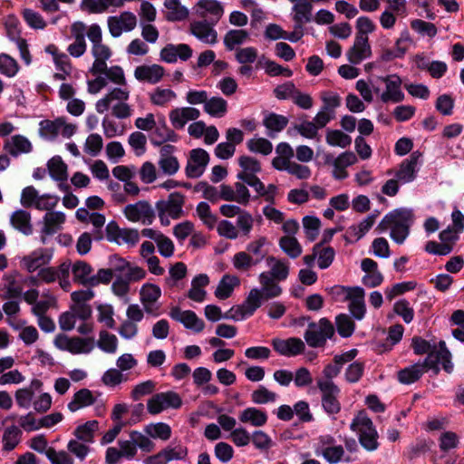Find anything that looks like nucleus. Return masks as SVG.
Here are the masks:
<instances>
[{
	"mask_svg": "<svg viewBox=\"0 0 464 464\" xmlns=\"http://www.w3.org/2000/svg\"><path fill=\"white\" fill-rule=\"evenodd\" d=\"M440 347L439 351L430 353L422 362H418L399 371L398 381L402 384H411L417 382L427 370H434L438 372L440 365L445 372L450 373L453 371L451 353L444 341L440 342Z\"/></svg>",
	"mask_w": 464,
	"mask_h": 464,
	"instance_id": "1",
	"label": "nucleus"
},
{
	"mask_svg": "<svg viewBox=\"0 0 464 464\" xmlns=\"http://www.w3.org/2000/svg\"><path fill=\"white\" fill-rule=\"evenodd\" d=\"M414 215L411 209L406 208H396L386 214L376 227L379 234L390 231L391 238L399 245L405 242L413 225Z\"/></svg>",
	"mask_w": 464,
	"mask_h": 464,
	"instance_id": "2",
	"label": "nucleus"
},
{
	"mask_svg": "<svg viewBox=\"0 0 464 464\" xmlns=\"http://www.w3.org/2000/svg\"><path fill=\"white\" fill-rule=\"evenodd\" d=\"M351 430L358 435L361 445L367 450L378 448V432L365 411H359L350 424Z\"/></svg>",
	"mask_w": 464,
	"mask_h": 464,
	"instance_id": "3",
	"label": "nucleus"
},
{
	"mask_svg": "<svg viewBox=\"0 0 464 464\" xmlns=\"http://www.w3.org/2000/svg\"><path fill=\"white\" fill-rule=\"evenodd\" d=\"M182 405L180 396L172 391L154 394L147 402L148 411L156 415L166 409H179Z\"/></svg>",
	"mask_w": 464,
	"mask_h": 464,
	"instance_id": "4",
	"label": "nucleus"
},
{
	"mask_svg": "<svg viewBox=\"0 0 464 464\" xmlns=\"http://www.w3.org/2000/svg\"><path fill=\"white\" fill-rule=\"evenodd\" d=\"M340 389L332 381L321 382V405L329 416H334L341 410Z\"/></svg>",
	"mask_w": 464,
	"mask_h": 464,
	"instance_id": "5",
	"label": "nucleus"
},
{
	"mask_svg": "<svg viewBox=\"0 0 464 464\" xmlns=\"http://www.w3.org/2000/svg\"><path fill=\"white\" fill-rule=\"evenodd\" d=\"M209 160V154L204 149L198 148L191 150L185 168L186 176L189 179L201 177L205 172Z\"/></svg>",
	"mask_w": 464,
	"mask_h": 464,
	"instance_id": "6",
	"label": "nucleus"
},
{
	"mask_svg": "<svg viewBox=\"0 0 464 464\" xmlns=\"http://www.w3.org/2000/svg\"><path fill=\"white\" fill-rule=\"evenodd\" d=\"M382 82L385 85V90L381 94L382 103H399L404 98V92L401 90V79L397 74L381 76Z\"/></svg>",
	"mask_w": 464,
	"mask_h": 464,
	"instance_id": "7",
	"label": "nucleus"
},
{
	"mask_svg": "<svg viewBox=\"0 0 464 464\" xmlns=\"http://www.w3.org/2000/svg\"><path fill=\"white\" fill-rule=\"evenodd\" d=\"M124 215L130 221H140L144 225L152 224L155 218V212L151 205L146 200L127 205L124 208Z\"/></svg>",
	"mask_w": 464,
	"mask_h": 464,
	"instance_id": "8",
	"label": "nucleus"
},
{
	"mask_svg": "<svg viewBox=\"0 0 464 464\" xmlns=\"http://www.w3.org/2000/svg\"><path fill=\"white\" fill-rule=\"evenodd\" d=\"M107 23L111 35L117 38L122 32H130L137 26V17L131 12L124 11L120 15L109 16Z\"/></svg>",
	"mask_w": 464,
	"mask_h": 464,
	"instance_id": "9",
	"label": "nucleus"
},
{
	"mask_svg": "<svg viewBox=\"0 0 464 464\" xmlns=\"http://www.w3.org/2000/svg\"><path fill=\"white\" fill-rule=\"evenodd\" d=\"M184 202L185 198L181 193H170L167 200H159L156 203L158 216L167 214L173 219L179 218L182 215V207Z\"/></svg>",
	"mask_w": 464,
	"mask_h": 464,
	"instance_id": "10",
	"label": "nucleus"
},
{
	"mask_svg": "<svg viewBox=\"0 0 464 464\" xmlns=\"http://www.w3.org/2000/svg\"><path fill=\"white\" fill-rule=\"evenodd\" d=\"M420 156L421 154L419 151H414L400 164L395 173V178L400 183L407 184L416 179Z\"/></svg>",
	"mask_w": 464,
	"mask_h": 464,
	"instance_id": "11",
	"label": "nucleus"
},
{
	"mask_svg": "<svg viewBox=\"0 0 464 464\" xmlns=\"http://www.w3.org/2000/svg\"><path fill=\"white\" fill-rule=\"evenodd\" d=\"M217 24L207 19L194 21L190 23L189 30L199 41L208 44H215L218 42V33L214 29Z\"/></svg>",
	"mask_w": 464,
	"mask_h": 464,
	"instance_id": "12",
	"label": "nucleus"
},
{
	"mask_svg": "<svg viewBox=\"0 0 464 464\" xmlns=\"http://www.w3.org/2000/svg\"><path fill=\"white\" fill-rule=\"evenodd\" d=\"M274 350L280 355L285 357H294L304 353V343L297 337L287 339L275 338L272 340Z\"/></svg>",
	"mask_w": 464,
	"mask_h": 464,
	"instance_id": "13",
	"label": "nucleus"
},
{
	"mask_svg": "<svg viewBox=\"0 0 464 464\" xmlns=\"http://www.w3.org/2000/svg\"><path fill=\"white\" fill-rule=\"evenodd\" d=\"M171 319L181 323L187 329L200 333L205 328V323L191 310L181 311L178 306L172 307L169 312Z\"/></svg>",
	"mask_w": 464,
	"mask_h": 464,
	"instance_id": "14",
	"label": "nucleus"
},
{
	"mask_svg": "<svg viewBox=\"0 0 464 464\" xmlns=\"http://www.w3.org/2000/svg\"><path fill=\"white\" fill-rule=\"evenodd\" d=\"M333 162V175L336 179H344L348 177L346 168L357 162V156L352 151H344L336 158H331L329 155L325 156V162Z\"/></svg>",
	"mask_w": 464,
	"mask_h": 464,
	"instance_id": "15",
	"label": "nucleus"
},
{
	"mask_svg": "<svg viewBox=\"0 0 464 464\" xmlns=\"http://www.w3.org/2000/svg\"><path fill=\"white\" fill-rule=\"evenodd\" d=\"M347 61L352 64H360L372 56V47L369 39L356 37L353 46L348 50Z\"/></svg>",
	"mask_w": 464,
	"mask_h": 464,
	"instance_id": "16",
	"label": "nucleus"
},
{
	"mask_svg": "<svg viewBox=\"0 0 464 464\" xmlns=\"http://www.w3.org/2000/svg\"><path fill=\"white\" fill-rule=\"evenodd\" d=\"M196 13L204 19L209 15V21L218 23L223 16L224 8L217 0H198L196 5Z\"/></svg>",
	"mask_w": 464,
	"mask_h": 464,
	"instance_id": "17",
	"label": "nucleus"
},
{
	"mask_svg": "<svg viewBox=\"0 0 464 464\" xmlns=\"http://www.w3.org/2000/svg\"><path fill=\"white\" fill-rule=\"evenodd\" d=\"M140 302L144 306V310L147 314L159 315L157 312L158 308L154 309L153 304L156 303L161 295V290L159 285L154 284H145L142 285L140 291Z\"/></svg>",
	"mask_w": 464,
	"mask_h": 464,
	"instance_id": "18",
	"label": "nucleus"
},
{
	"mask_svg": "<svg viewBox=\"0 0 464 464\" xmlns=\"http://www.w3.org/2000/svg\"><path fill=\"white\" fill-rule=\"evenodd\" d=\"M357 353L358 351L356 349H351L343 353L336 354L334 357L333 362L324 366V376L327 381H332L333 378L336 377L340 373L344 363L353 360Z\"/></svg>",
	"mask_w": 464,
	"mask_h": 464,
	"instance_id": "19",
	"label": "nucleus"
},
{
	"mask_svg": "<svg viewBox=\"0 0 464 464\" xmlns=\"http://www.w3.org/2000/svg\"><path fill=\"white\" fill-rule=\"evenodd\" d=\"M178 140V134L168 127L164 116L159 118L150 138L151 143L155 146H160L167 141L176 142Z\"/></svg>",
	"mask_w": 464,
	"mask_h": 464,
	"instance_id": "20",
	"label": "nucleus"
},
{
	"mask_svg": "<svg viewBox=\"0 0 464 464\" xmlns=\"http://www.w3.org/2000/svg\"><path fill=\"white\" fill-rule=\"evenodd\" d=\"M52 254L48 249L39 248L33 251L30 255L25 256L22 259V265L30 273L48 265L51 261Z\"/></svg>",
	"mask_w": 464,
	"mask_h": 464,
	"instance_id": "21",
	"label": "nucleus"
},
{
	"mask_svg": "<svg viewBox=\"0 0 464 464\" xmlns=\"http://www.w3.org/2000/svg\"><path fill=\"white\" fill-rule=\"evenodd\" d=\"M199 115V111L193 107L176 108L170 111L169 121L175 129L180 130L188 121H195Z\"/></svg>",
	"mask_w": 464,
	"mask_h": 464,
	"instance_id": "22",
	"label": "nucleus"
},
{
	"mask_svg": "<svg viewBox=\"0 0 464 464\" xmlns=\"http://www.w3.org/2000/svg\"><path fill=\"white\" fill-rule=\"evenodd\" d=\"M165 70L161 65H140L135 68L134 76L140 82H146L151 84L160 82Z\"/></svg>",
	"mask_w": 464,
	"mask_h": 464,
	"instance_id": "23",
	"label": "nucleus"
},
{
	"mask_svg": "<svg viewBox=\"0 0 464 464\" xmlns=\"http://www.w3.org/2000/svg\"><path fill=\"white\" fill-rule=\"evenodd\" d=\"M321 128L335 117V110L340 106V97L337 93L328 92L321 97Z\"/></svg>",
	"mask_w": 464,
	"mask_h": 464,
	"instance_id": "24",
	"label": "nucleus"
},
{
	"mask_svg": "<svg viewBox=\"0 0 464 464\" xmlns=\"http://www.w3.org/2000/svg\"><path fill=\"white\" fill-rule=\"evenodd\" d=\"M319 0H298L292 7L293 20L295 24L304 26L313 19L312 2Z\"/></svg>",
	"mask_w": 464,
	"mask_h": 464,
	"instance_id": "25",
	"label": "nucleus"
},
{
	"mask_svg": "<svg viewBox=\"0 0 464 464\" xmlns=\"http://www.w3.org/2000/svg\"><path fill=\"white\" fill-rule=\"evenodd\" d=\"M10 223L14 229L18 230L24 236H30L33 234L34 228L31 214L26 210H15L10 217Z\"/></svg>",
	"mask_w": 464,
	"mask_h": 464,
	"instance_id": "26",
	"label": "nucleus"
},
{
	"mask_svg": "<svg viewBox=\"0 0 464 464\" xmlns=\"http://www.w3.org/2000/svg\"><path fill=\"white\" fill-rule=\"evenodd\" d=\"M65 221V215L61 211L47 212L44 217L41 241L45 244V236L54 234Z\"/></svg>",
	"mask_w": 464,
	"mask_h": 464,
	"instance_id": "27",
	"label": "nucleus"
},
{
	"mask_svg": "<svg viewBox=\"0 0 464 464\" xmlns=\"http://www.w3.org/2000/svg\"><path fill=\"white\" fill-rule=\"evenodd\" d=\"M347 300H349V311L353 317L359 321L362 320L366 312L364 290L362 287L356 286Z\"/></svg>",
	"mask_w": 464,
	"mask_h": 464,
	"instance_id": "28",
	"label": "nucleus"
},
{
	"mask_svg": "<svg viewBox=\"0 0 464 464\" xmlns=\"http://www.w3.org/2000/svg\"><path fill=\"white\" fill-rule=\"evenodd\" d=\"M42 386V381L39 379H34L31 382L29 387L18 389L14 394L17 405L21 408L28 409L31 405L35 392L41 391Z\"/></svg>",
	"mask_w": 464,
	"mask_h": 464,
	"instance_id": "29",
	"label": "nucleus"
},
{
	"mask_svg": "<svg viewBox=\"0 0 464 464\" xmlns=\"http://www.w3.org/2000/svg\"><path fill=\"white\" fill-rule=\"evenodd\" d=\"M4 149L12 156L17 157L22 153H29L33 147L27 138L23 135H14L7 140Z\"/></svg>",
	"mask_w": 464,
	"mask_h": 464,
	"instance_id": "30",
	"label": "nucleus"
},
{
	"mask_svg": "<svg viewBox=\"0 0 464 464\" xmlns=\"http://www.w3.org/2000/svg\"><path fill=\"white\" fill-rule=\"evenodd\" d=\"M377 217V212L372 213L363 218L360 223L351 226L347 230V234L351 239L353 241H358L363 237L374 225Z\"/></svg>",
	"mask_w": 464,
	"mask_h": 464,
	"instance_id": "31",
	"label": "nucleus"
},
{
	"mask_svg": "<svg viewBox=\"0 0 464 464\" xmlns=\"http://www.w3.org/2000/svg\"><path fill=\"white\" fill-rule=\"evenodd\" d=\"M96 398L92 392L89 389L82 388L74 393L72 400L68 403V409L72 412H75L82 408L94 404Z\"/></svg>",
	"mask_w": 464,
	"mask_h": 464,
	"instance_id": "32",
	"label": "nucleus"
},
{
	"mask_svg": "<svg viewBox=\"0 0 464 464\" xmlns=\"http://www.w3.org/2000/svg\"><path fill=\"white\" fill-rule=\"evenodd\" d=\"M240 280L236 276L224 275L219 281L215 295L220 300L228 298L236 286L239 285Z\"/></svg>",
	"mask_w": 464,
	"mask_h": 464,
	"instance_id": "33",
	"label": "nucleus"
},
{
	"mask_svg": "<svg viewBox=\"0 0 464 464\" xmlns=\"http://www.w3.org/2000/svg\"><path fill=\"white\" fill-rule=\"evenodd\" d=\"M259 282L262 285V288L259 290L263 293L264 299L268 300L281 295L282 288L267 272H263L259 275Z\"/></svg>",
	"mask_w": 464,
	"mask_h": 464,
	"instance_id": "34",
	"label": "nucleus"
},
{
	"mask_svg": "<svg viewBox=\"0 0 464 464\" xmlns=\"http://www.w3.org/2000/svg\"><path fill=\"white\" fill-rule=\"evenodd\" d=\"M288 124V119L285 116L275 112L268 113L263 120V125L269 130L267 135L275 138L274 132L282 131Z\"/></svg>",
	"mask_w": 464,
	"mask_h": 464,
	"instance_id": "35",
	"label": "nucleus"
},
{
	"mask_svg": "<svg viewBox=\"0 0 464 464\" xmlns=\"http://www.w3.org/2000/svg\"><path fill=\"white\" fill-rule=\"evenodd\" d=\"M239 420L243 423L249 422L255 427H261L266 423L267 415L264 411L249 407L240 413Z\"/></svg>",
	"mask_w": 464,
	"mask_h": 464,
	"instance_id": "36",
	"label": "nucleus"
},
{
	"mask_svg": "<svg viewBox=\"0 0 464 464\" xmlns=\"http://www.w3.org/2000/svg\"><path fill=\"white\" fill-rule=\"evenodd\" d=\"M74 282L90 286V277L92 272V267L85 261H76L72 267Z\"/></svg>",
	"mask_w": 464,
	"mask_h": 464,
	"instance_id": "37",
	"label": "nucleus"
},
{
	"mask_svg": "<svg viewBox=\"0 0 464 464\" xmlns=\"http://www.w3.org/2000/svg\"><path fill=\"white\" fill-rule=\"evenodd\" d=\"M64 124V118L60 117L55 119L54 121L51 120H44L39 123L40 129L39 133L42 137L48 140H54L59 131L61 130L62 126Z\"/></svg>",
	"mask_w": 464,
	"mask_h": 464,
	"instance_id": "38",
	"label": "nucleus"
},
{
	"mask_svg": "<svg viewBox=\"0 0 464 464\" xmlns=\"http://www.w3.org/2000/svg\"><path fill=\"white\" fill-rule=\"evenodd\" d=\"M48 171L53 179L56 181H66L68 178L67 165L61 157H53L47 163Z\"/></svg>",
	"mask_w": 464,
	"mask_h": 464,
	"instance_id": "39",
	"label": "nucleus"
},
{
	"mask_svg": "<svg viewBox=\"0 0 464 464\" xmlns=\"http://www.w3.org/2000/svg\"><path fill=\"white\" fill-rule=\"evenodd\" d=\"M164 6L168 9L166 18L169 21H182L188 15V9L180 5L179 0H165Z\"/></svg>",
	"mask_w": 464,
	"mask_h": 464,
	"instance_id": "40",
	"label": "nucleus"
},
{
	"mask_svg": "<svg viewBox=\"0 0 464 464\" xmlns=\"http://www.w3.org/2000/svg\"><path fill=\"white\" fill-rule=\"evenodd\" d=\"M321 455L330 464H336L342 460L353 461V459L344 455L343 448L341 445L327 446L321 449Z\"/></svg>",
	"mask_w": 464,
	"mask_h": 464,
	"instance_id": "41",
	"label": "nucleus"
},
{
	"mask_svg": "<svg viewBox=\"0 0 464 464\" xmlns=\"http://www.w3.org/2000/svg\"><path fill=\"white\" fill-rule=\"evenodd\" d=\"M204 111L212 117L221 118L227 111V102L222 97L208 98Z\"/></svg>",
	"mask_w": 464,
	"mask_h": 464,
	"instance_id": "42",
	"label": "nucleus"
},
{
	"mask_svg": "<svg viewBox=\"0 0 464 464\" xmlns=\"http://www.w3.org/2000/svg\"><path fill=\"white\" fill-rule=\"evenodd\" d=\"M263 299V293L257 288H253L240 305L249 317L262 305Z\"/></svg>",
	"mask_w": 464,
	"mask_h": 464,
	"instance_id": "43",
	"label": "nucleus"
},
{
	"mask_svg": "<svg viewBox=\"0 0 464 464\" xmlns=\"http://www.w3.org/2000/svg\"><path fill=\"white\" fill-rule=\"evenodd\" d=\"M248 37L249 34L246 30L231 29L224 36V45L227 51H232L244 44Z\"/></svg>",
	"mask_w": 464,
	"mask_h": 464,
	"instance_id": "44",
	"label": "nucleus"
},
{
	"mask_svg": "<svg viewBox=\"0 0 464 464\" xmlns=\"http://www.w3.org/2000/svg\"><path fill=\"white\" fill-rule=\"evenodd\" d=\"M325 140L328 145L342 149H345L352 143V138L340 130L328 129L325 134Z\"/></svg>",
	"mask_w": 464,
	"mask_h": 464,
	"instance_id": "45",
	"label": "nucleus"
},
{
	"mask_svg": "<svg viewBox=\"0 0 464 464\" xmlns=\"http://www.w3.org/2000/svg\"><path fill=\"white\" fill-rule=\"evenodd\" d=\"M266 262L271 266V271L269 276L277 281H284L287 278L289 274V268L286 263L276 259L274 256H268Z\"/></svg>",
	"mask_w": 464,
	"mask_h": 464,
	"instance_id": "46",
	"label": "nucleus"
},
{
	"mask_svg": "<svg viewBox=\"0 0 464 464\" xmlns=\"http://www.w3.org/2000/svg\"><path fill=\"white\" fill-rule=\"evenodd\" d=\"M5 283L1 288V297L3 299H19L23 294V288L15 282L13 276L5 277Z\"/></svg>",
	"mask_w": 464,
	"mask_h": 464,
	"instance_id": "47",
	"label": "nucleus"
},
{
	"mask_svg": "<svg viewBox=\"0 0 464 464\" xmlns=\"http://www.w3.org/2000/svg\"><path fill=\"white\" fill-rule=\"evenodd\" d=\"M279 246L290 258H296L302 254V246L295 237H282Z\"/></svg>",
	"mask_w": 464,
	"mask_h": 464,
	"instance_id": "48",
	"label": "nucleus"
},
{
	"mask_svg": "<svg viewBox=\"0 0 464 464\" xmlns=\"http://www.w3.org/2000/svg\"><path fill=\"white\" fill-rule=\"evenodd\" d=\"M146 434L153 439L168 440L171 436V428L164 422L151 423L144 429Z\"/></svg>",
	"mask_w": 464,
	"mask_h": 464,
	"instance_id": "49",
	"label": "nucleus"
},
{
	"mask_svg": "<svg viewBox=\"0 0 464 464\" xmlns=\"http://www.w3.org/2000/svg\"><path fill=\"white\" fill-rule=\"evenodd\" d=\"M97 420H89L82 425L78 426L74 430V435L79 440L91 443L94 439V432L98 430Z\"/></svg>",
	"mask_w": 464,
	"mask_h": 464,
	"instance_id": "50",
	"label": "nucleus"
},
{
	"mask_svg": "<svg viewBox=\"0 0 464 464\" xmlns=\"http://www.w3.org/2000/svg\"><path fill=\"white\" fill-rule=\"evenodd\" d=\"M21 436L22 431L17 426L7 427L3 434V449L7 451L13 450L20 442Z\"/></svg>",
	"mask_w": 464,
	"mask_h": 464,
	"instance_id": "51",
	"label": "nucleus"
},
{
	"mask_svg": "<svg viewBox=\"0 0 464 464\" xmlns=\"http://www.w3.org/2000/svg\"><path fill=\"white\" fill-rule=\"evenodd\" d=\"M232 263L237 270L246 272L258 265V260H254V256L246 251H240L234 255Z\"/></svg>",
	"mask_w": 464,
	"mask_h": 464,
	"instance_id": "52",
	"label": "nucleus"
},
{
	"mask_svg": "<svg viewBox=\"0 0 464 464\" xmlns=\"http://www.w3.org/2000/svg\"><path fill=\"white\" fill-rule=\"evenodd\" d=\"M177 98V94L171 89H162L157 87L153 92L150 94L152 104L157 106H165L167 103Z\"/></svg>",
	"mask_w": 464,
	"mask_h": 464,
	"instance_id": "53",
	"label": "nucleus"
},
{
	"mask_svg": "<svg viewBox=\"0 0 464 464\" xmlns=\"http://www.w3.org/2000/svg\"><path fill=\"white\" fill-rule=\"evenodd\" d=\"M246 148L253 153H259L264 156L273 151V144L266 138H253L247 140Z\"/></svg>",
	"mask_w": 464,
	"mask_h": 464,
	"instance_id": "54",
	"label": "nucleus"
},
{
	"mask_svg": "<svg viewBox=\"0 0 464 464\" xmlns=\"http://www.w3.org/2000/svg\"><path fill=\"white\" fill-rule=\"evenodd\" d=\"M335 324L337 332L343 338H348L354 333L355 324L347 314L337 315Z\"/></svg>",
	"mask_w": 464,
	"mask_h": 464,
	"instance_id": "55",
	"label": "nucleus"
},
{
	"mask_svg": "<svg viewBox=\"0 0 464 464\" xmlns=\"http://www.w3.org/2000/svg\"><path fill=\"white\" fill-rule=\"evenodd\" d=\"M94 348V338L72 337L70 353L73 354L89 353Z\"/></svg>",
	"mask_w": 464,
	"mask_h": 464,
	"instance_id": "56",
	"label": "nucleus"
},
{
	"mask_svg": "<svg viewBox=\"0 0 464 464\" xmlns=\"http://www.w3.org/2000/svg\"><path fill=\"white\" fill-rule=\"evenodd\" d=\"M238 165L242 168V171L237 174H246L247 176H256L261 171L260 162L250 156H241L238 158Z\"/></svg>",
	"mask_w": 464,
	"mask_h": 464,
	"instance_id": "57",
	"label": "nucleus"
},
{
	"mask_svg": "<svg viewBox=\"0 0 464 464\" xmlns=\"http://www.w3.org/2000/svg\"><path fill=\"white\" fill-rule=\"evenodd\" d=\"M117 337L107 331L100 332V339L97 343L98 347L105 353H114L117 350Z\"/></svg>",
	"mask_w": 464,
	"mask_h": 464,
	"instance_id": "58",
	"label": "nucleus"
},
{
	"mask_svg": "<svg viewBox=\"0 0 464 464\" xmlns=\"http://www.w3.org/2000/svg\"><path fill=\"white\" fill-rule=\"evenodd\" d=\"M305 237L313 242L319 234V218L313 216H305L302 220Z\"/></svg>",
	"mask_w": 464,
	"mask_h": 464,
	"instance_id": "59",
	"label": "nucleus"
},
{
	"mask_svg": "<svg viewBox=\"0 0 464 464\" xmlns=\"http://www.w3.org/2000/svg\"><path fill=\"white\" fill-rule=\"evenodd\" d=\"M411 27L416 33L422 36L433 38L436 36L438 30L434 24L420 19H414L411 22Z\"/></svg>",
	"mask_w": 464,
	"mask_h": 464,
	"instance_id": "60",
	"label": "nucleus"
},
{
	"mask_svg": "<svg viewBox=\"0 0 464 464\" xmlns=\"http://www.w3.org/2000/svg\"><path fill=\"white\" fill-rule=\"evenodd\" d=\"M17 62L6 53L0 54V72L7 77L14 76L18 72Z\"/></svg>",
	"mask_w": 464,
	"mask_h": 464,
	"instance_id": "61",
	"label": "nucleus"
},
{
	"mask_svg": "<svg viewBox=\"0 0 464 464\" xmlns=\"http://www.w3.org/2000/svg\"><path fill=\"white\" fill-rule=\"evenodd\" d=\"M396 314L401 316L404 323L410 324L414 318V310L405 299L398 300L393 306Z\"/></svg>",
	"mask_w": 464,
	"mask_h": 464,
	"instance_id": "62",
	"label": "nucleus"
},
{
	"mask_svg": "<svg viewBox=\"0 0 464 464\" xmlns=\"http://www.w3.org/2000/svg\"><path fill=\"white\" fill-rule=\"evenodd\" d=\"M45 456L52 464H73V459L66 451H56L55 449L49 447L45 451Z\"/></svg>",
	"mask_w": 464,
	"mask_h": 464,
	"instance_id": "63",
	"label": "nucleus"
},
{
	"mask_svg": "<svg viewBox=\"0 0 464 464\" xmlns=\"http://www.w3.org/2000/svg\"><path fill=\"white\" fill-rule=\"evenodd\" d=\"M450 321L453 324L459 326L452 331L453 337L456 340L464 343V311H455L450 317Z\"/></svg>",
	"mask_w": 464,
	"mask_h": 464,
	"instance_id": "64",
	"label": "nucleus"
}]
</instances>
